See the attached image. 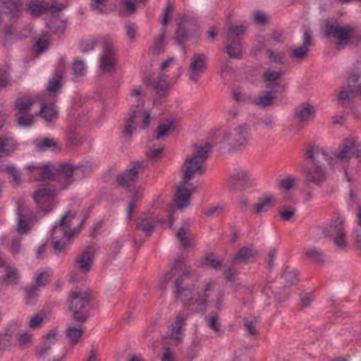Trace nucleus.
Wrapping results in <instances>:
<instances>
[{
    "label": "nucleus",
    "mask_w": 361,
    "mask_h": 361,
    "mask_svg": "<svg viewBox=\"0 0 361 361\" xmlns=\"http://www.w3.org/2000/svg\"><path fill=\"white\" fill-rule=\"evenodd\" d=\"M180 271L182 273L173 282V288H195L200 277L195 271L186 269L185 259L182 257L175 259L171 269L164 274L161 281V288H166L167 283Z\"/></svg>",
    "instance_id": "nucleus-1"
},
{
    "label": "nucleus",
    "mask_w": 361,
    "mask_h": 361,
    "mask_svg": "<svg viewBox=\"0 0 361 361\" xmlns=\"http://www.w3.org/2000/svg\"><path fill=\"white\" fill-rule=\"evenodd\" d=\"M212 145L208 142L204 145H194V153L192 156L187 157L182 166L183 184H188L195 175H202L205 172L204 163L208 159V154L212 151Z\"/></svg>",
    "instance_id": "nucleus-2"
},
{
    "label": "nucleus",
    "mask_w": 361,
    "mask_h": 361,
    "mask_svg": "<svg viewBox=\"0 0 361 361\" xmlns=\"http://www.w3.org/2000/svg\"><path fill=\"white\" fill-rule=\"evenodd\" d=\"M90 295L87 292L71 291L69 293L67 303L73 319L79 324L85 323L90 317L87 309L90 303Z\"/></svg>",
    "instance_id": "nucleus-3"
},
{
    "label": "nucleus",
    "mask_w": 361,
    "mask_h": 361,
    "mask_svg": "<svg viewBox=\"0 0 361 361\" xmlns=\"http://www.w3.org/2000/svg\"><path fill=\"white\" fill-rule=\"evenodd\" d=\"M245 30L246 27L243 25H232L226 30L225 49L231 58L240 59L242 56L243 40Z\"/></svg>",
    "instance_id": "nucleus-4"
},
{
    "label": "nucleus",
    "mask_w": 361,
    "mask_h": 361,
    "mask_svg": "<svg viewBox=\"0 0 361 361\" xmlns=\"http://www.w3.org/2000/svg\"><path fill=\"white\" fill-rule=\"evenodd\" d=\"M324 35L327 37H334L339 41L340 44H346L348 40L355 39L356 44L361 37L354 34V29L350 26L341 27L338 24L326 23L324 25Z\"/></svg>",
    "instance_id": "nucleus-5"
},
{
    "label": "nucleus",
    "mask_w": 361,
    "mask_h": 361,
    "mask_svg": "<svg viewBox=\"0 0 361 361\" xmlns=\"http://www.w3.org/2000/svg\"><path fill=\"white\" fill-rule=\"evenodd\" d=\"M140 121H142L141 128L142 129L147 128L150 122V113L141 110L140 105H136L135 109L132 111L130 116L126 120L123 135L125 137L130 138L135 129L133 125L137 124Z\"/></svg>",
    "instance_id": "nucleus-6"
},
{
    "label": "nucleus",
    "mask_w": 361,
    "mask_h": 361,
    "mask_svg": "<svg viewBox=\"0 0 361 361\" xmlns=\"http://www.w3.org/2000/svg\"><path fill=\"white\" fill-rule=\"evenodd\" d=\"M248 125L243 123L226 133L224 136V142L233 149H239L245 147L247 142Z\"/></svg>",
    "instance_id": "nucleus-7"
},
{
    "label": "nucleus",
    "mask_w": 361,
    "mask_h": 361,
    "mask_svg": "<svg viewBox=\"0 0 361 361\" xmlns=\"http://www.w3.org/2000/svg\"><path fill=\"white\" fill-rule=\"evenodd\" d=\"M344 221L343 217L338 216L323 230L325 235L334 238L335 244L341 249L344 248L346 245Z\"/></svg>",
    "instance_id": "nucleus-8"
},
{
    "label": "nucleus",
    "mask_w": 361,
    "mask_h": 361,
    "mask_svg": "<svg viewBox=\"0 0 361 361\" xmlns=\"http://www.w3.org/2000/svg\"><path fill=\"white\" fill-rule=\"evenodd\" d=\"M103 47L102 54L100 55V68L104 73L111 72L116 66L115 49L113 42L109 38L101 39Z\"/></svg>",
    "instance_id": "nucleus-9"
},
{
    "label": "nucleus",
    "mask_w": 361,
    "mask_h": 361,
    "mask_svg": "<svg viewBox=\"0 0 361 361\" xmlns=\"http://www.w3.org/2000/svg\"><path fill=\"white\" fill-rule=\"evenodd\" d=\"M32 197L39 213L43 212L44 214H47L53 209L54 191L51 189L49 188H39L34 192Z\"/></svg>",
    "instance_id": "nucleus-10"
},
{
    "label": "nucleus",
    "mask_w": 361,
    "mask_h": 361,
    "mask_svg": "<svg viewBox=\"0 0 361 361\" xmlns=\"http://www.w3.org/2000/svg\"><path fill=\"white\" fill-rule=\"evenodd\" d=\"M75 214H72L70 212L64 214L52 228L51 238L69 240L73 235V231L71 228V222Z\"/></svg>",
    "instance_id": "nucleus-11"
},
{
    "label": "nucleus",
    "mask_w": 361,
    "mask_h": 361,
    "mask_svg": "<svg viewBox=\"0 0 361 361\" xmlns=\"http://www.w3.org/2000/svg\"><path fill=\"white\" fill-rule=\"evenodd\" d=\"M305 176V182L312 183L321 187L327 179V173L324 168L316 164L313 166L305 165L302 168Z\"/></svg>",
    "instance_id": "nucleus-12"
},
{
    "label": "nucleus",
    "mask_w": 361,
    "mask_h": 361,
    "mask_svg": "<svg viewBox=\"0 0 361 361\" xmlns=\"http://www.w3.org/2000/svg\"><path fill=\"white\" fill-rule=\"evenodd\" d=\"M144 169L143 162L132 161L128 167L116 177L118 184L127 188L137 180L138 174Z\"/></svg>",
    "instance_id": "nucleus-13"
},
{
    "label": "nucleus",
    "mask_w": 361,
    "mask_h": 361,
    "mask_svg": "<svg viewBox=\"0 0 361 361\" xmlns=\"http://www.w3.org/2000/svg\"><path fill=\"white\" fill-rule=\"evenodd\" d=\"M207 68V56L204 54H194L190 59L189 66V78L197 82Z\"/></svg>",
    "instance_id": "nucleus-14"
},
{
    "label": "nucleus",
    "mask_w": 361,
    "mask_h": 361,
    "mask_svg": "<svg viewBox=\"0 0 361 361\" xmlns=\"http://www.w3.org/2000/svg\"><path fill=\"white\" fill-rule=\"evenodd\" d=\"M194 28L195 25L187 20L181 21L178 25L175 40L184 53L186 52V43L192 36Z\"/></svg>",
    "instance_id": "nucleus-15"
},
{
    "label": "nucleus",
    "mask_w": 361,
    "mask_h": 361,
    "mask_svg": "<svg viewBox=\"0 0 361 361\" xmlns=\"http://www.w3.org/2000/svg\"><path fill=\"white\" fill-rule=\"evenodd\" d=\"M98 248L99 247L95 243H92L76 258V263L82 273L87 274L90 271L94 255Z\"/></svg>",
    "instance_id": "nucleus-16"
},
{
    "label": "nucleus",
    "mask_w": 361,
    "mask_h": 361,
    "mask_svg": "<svg viewBox=\"0 0 361 361\" xmlns=\"http://www.w3.org/2000/svg\"><path fill=\"white\" fill-rule=\"evenodd\" d=\"M228 184L232 190H242L251 185V175L247 170L235 169L230 176Z\"/></svg>",
    "instance_id": "nucleus-17"
},
{
    "label": "nucleus",
    "mask_w": 361,
    "mask_h": 361,
    "mask_svg": "<svg viewBox=\"0 0 361 361\" xmlns=\"http://www.w3.org/2000/svg\"><path fill=\"white\" fill-rule=\"evenodd\" d=\"M353 155L361 157V150L357 149L356 144L350 140H345L340 152H335L334 157H330L331 160H343L350 159Z\"/></svg>",
    "instance_id": "nucleus-18"
},
{
    "label": "nucleus",
    "mask_w": 361,
    "mask_h": 361,
    "mask_svg": "<svg viewBox=\"0 0 361 361\" xmlns=\"http://www.w3.org/2000/svg\"><path fill=\"white\" fill-rule=\"evenodd\" d=\"M59 10L57 6L51 4L44 0H30L27 8L29 13L34 17H38L51 11Z\"/></svg>",
    "instance_id": "nucleus-19"
},
{
    "label": "nucleus",
    "mask_w": 361,
    "mask_h": 361,
    "mask_svg": "<svg viewBox=\"0 0 361 361\" xmlns=\"http://www.w3.org/2000/svg\"><path fill=\"white\" fill-rule=\"evenodd\" d=\"M258 252L252 245L241 247L233 259V263H252L254 262Z\"/></svg>",
    "instance_id": "nucleus-20"
},
{
    "label": "nucleus",
    "mask_w": 361,
    "mask_h": 361,
    "mask_svg": "<svg viewBox=\"0 0 361 361\" xmlns=\"http://www.w3.org/2000/svg\"><path fill=\"white\" fill-rule=\"evenodd\" d=\"M177 190V195L175 199L177 207L179 209L186 207L189 204V200L191 195L194 192L195 188L192 184L188 182V184H183Z\"/></svg>",
    "instance_id": "nucleus-21"
},
{
    "label": "nucleus",
    "mask_w": 361,
    "mask_h": 361,
    "mask_svg": "<svg viewBox=\"0 0 361 361\" xmlns=\"http://www.w3.org/2000/svg\"><path fill=\"white\" fill-rule=\"evenodd\" d=\"M315 109L309 103H302L295 107L294 115L300 123H304L315 117Z\"/></svg>",
    "instance_id": "nucleus-22"
},
{
    "label": "nucleus",
    "mask_w": 361,
    "mask_h": 361,
    "mask_svg": "<svg viewBox=\"0 0 361 361\" xmlns=\"http://www.w3.org/2000/svg\"><path fill=\"white\" fill-rule=\"evenodd\" d=\"M4 8L6 13L10 16L12 20L18 19L21 14L23 9V1L21 0H0Z\"/></svg>",
    "instance_id": "nucleus-23"
},
{
    "label": "nucleus",
    "mask_w": 361,
    "mask_h": 361,
    "mask_svg": "<svg viewBox=\"0 0 361 361\" xmlns=\"http://www.w3.org/2000/svg\"><path fill=\"white\" fill-rule=\"evenodd\" d=\"M57 331L52 329L44 336V341L36 349V354L42 357L47 355L51 350V346L56 342Z\"/></svg>",
    "instance_id": "nucleus-24"
},
{
    "label": "nucleus",
    "mask_w": 361,
    "mask_h": 361,
    "mask_svg": "<svg viewBox=\"0 0 361 361\" xmlns=\"http://www.w3.org/2000/svg\"><path fill=\"white\" fill-rule=\"evenodd\" d=\"M79 168V166H73L68 163L60 164L57 167H54L56 176H63L67 183L70 185L73 182V176L74 171Z\"/></svg>",
    "instance_id": "nucleus-25"
},
{
    "label": "nucleus",
    "mask_w": 361,
    "mask_h": 361,
    "mask_svg": "<svg viewBox=\"0 0 361 361\" xmlns=\"http://www.w3.org/2000/svg\"><path fill=\"white\" fill-rule=\"evenodd\" d=\"M274 93L275 92L271 90L264 92L253 99L252 104L262 109H266L274 104L276 99Z\"/></svg>",
    "instance_id": "nucleus-26"
},
{
    "label": "nucleus",
    "mask_w": 361,
    "mask_h": 361,
    "mask_svg": "<svg viewBox=\"0 0 361 361\" xmlns=\"http://www.w3.org/2000/svg\"><path fill=\"white\" fill-rule=\"evenodd\" d=\"M176 128L175 123L171 120H166L165 122L159 123L155 131V139L159 140L165 137L169 136L175 131Z\"/></svg>",
    "instance_id": "nucleus-27"
},
{
    "label": "nucleus",
    "mask_w": 361,
    "mask_h": 361,
    "mask_svg": "<svg viewBox=\"0 0 361 361\" xmlns=\"http://www.w3.org/2000/svg\"><path fill=\"white\" fill-rule=\"evenodd\" d=\"M283 73L281 71H270L269 70L265 71L262 75L264 82H266V87L267 88L280 87L283 88L278 80L281 78Z\"/></svg>",
    "instance_id": "nucleus-28"
},
{
    "label": "nucleus",
    "mask_w": 361,
    "mask_h": 361,
    "mask_svg": "<svg viewBox=\"0 0 361 361\" xmlns=\"http://www.w3.org/2000/svg\"><path fill=\"white\" fill-rule=\"evenodd\" d=\"M215 283L213 281H209L205 282L204 288L202 290L199 291L197 295L196 302L203 307L202 309L205 310L206 306L208 302V298L209 293L213 291Z\"/></svg>",
    "instance_id": "nucleus-29"
},
{
    "label": "nucleus",
    "mask_w": 361,
    "mask_h": 361,
    "mask_svg": "<svg viewBox=\"0 0 361 361\" xmlns=\"http://www.w3.org/2000/svg\"><path fill=\"white\" fill-rule=\"evenodd\" d=\"M38 114L45 121L47 124H49L58 118L59 111L56 106L42 104L41 109Z\"/></svg>",
    "instance_id": "nucleus-30"
},
{
    "label": "nucleus",
    "mask_w": 361,
    "mask_h": 361,
    "mask_svg": "<svg viewBox=\"0 0 361 361\" xmlns=\"http://www.w3.org/2000/svg\"><path fill=\"white\" fill-rule=\"evenodd\" d=\"M195 288H173L176 299L181 302L184 307L190 305L193 299V293Z\"/></svg>",
    "instance_id": "nucleus-31"
},
{
    "label": "nucleus",
    "mask_w": 361,
    "mask_h": 361,
    "mask_svg": "<svg viewBox=\"0 0 361 361\" xmlns=\"http://www.w3.org/2000/svg\"><path fill=\"white\" fill-rule=\"evenodd\" d=\"M63 70L62 68H57L54 71L53 77L49 80L47 90L49 92H56L62 86Z\"/></svg>",
    "instance_id": "nucleus-32"
},
{
    "label": "nucleus",
    "mask_w": 361,
    "mask_h": 361,
    "mask_svg": "<svg viewBox=\"0 0 361 361\" xmlns=\"http://www.w3.org/2000/svg\"><path fill=\"white\" fill-rule=\"evenodd\" d=\"M357 93V90L355 85H346L343 87L337 95L338 101L341 105L345 103H350L351 99L353 98Z\"/></svg>",
    "instance_id": "nucleus-33"
},
{
    "label": "nucleus",
    "mask_w": 361,
    "mask_h": 361,
    "mask_svg": "<svg viewBox=\"0 0 361 361\" xmlns=\"http://www.w3.org/2000/svg\"><path fill=\"white\" fill-rule=\"evenodd\" d=\"M67 24V20H61L59 18H52L47 23V26L53 33L61 36L64 33Z\"/></svg>",
    "instance_id": "nucleus-34"
},
{
    "label": "nucleus",
    "mask_w": 361,
    "mask_h": 361,
    "mask_svg": "<svg viewBox=\"0 0 361 361\" xmlns=\"http://www.w3.org/2000/svg\"><path fill=\"white\" fill-rule=\"evenodd\" d=\"M15 148V141L12 137H0V158L9 155Z\"/></svg>",
    "instance_id": "nucleus-35"
},
{
    "label": "nucleus",
    "mask_w": 361,
    "mask_h": 361,
    "mask_svg": "<svg viewBox=\"0 0 361 361\" xmlns=\"http://www.w3.org/2000/svg\"><path fill=\"white\" fill-rule=\"evenodd\" d=\"M273 201L274 198L271 196L259 197L258 202L253 206L254 212L257 214L267 212L273 207Z\"/></svg>",
    "instance_id": "nucleus-36"
},
{
    "label": "nucleus",
    "mask_w": 361,
    "mask_h": 361,
    "mask_svg": "<svg viewBox=\"0 0 361 361\" xmlns=\"http://www.w3.org/2000/svg\"><path fill=\"white\" fill-rule=\"evenodd\" d=\"M185 319L181 316L178 315L175 321L171 324V337L176 341H180L183 326L185 324Z\"/></svg>",
    "instance_id": "nucleus-37"
},
{
    "label": "nucleus",
    "mask_w": 361,
    "mask_h": 361,
    "mask_svg": "<svg viewBox=\"0 0 361 361\" xmlns=\"http://www.w3.org/2000/svg\"><path fill=\"white\" fill-rule=\"evenodd\" d=\"M149 212L145 213L144 217L142 218L137 224L136 228L144 232L147 235H150L155 228V224L149 219Z\"/></svg>",
    "instance_id": "nucleus-38"
},
{
    "label": "nucleus",
    "mask_w": 361,
    "mask_h": 361,
    "mask_svg": "<svg viewBox=\"0 0 361 361\" xmlns=\"http://www.w3.org/2000/svg\"><path fill=\"white\" fill-rule=\"evenodd\" d=\"M16 213L18 217L28 219L30 220L37 221V217L35 212L31 209L29 206L24 203H17Z\"/></svg>",
    "instance_id": "nucleus-39"
},
{
    "label": "nucleus",
    "mask_w": 361,
    "mask_h": 361,
    "mask_svg": "<svg viewBox=\"0 0 361 361\" xmlns=\"http://www.w3.org/2000/svg\"><path fill=\"white\" fill-rule=\"evenodd\" d=\"M84 333V329L80 326H69L66 331V336L72 345L77 344Z\"/></svg>",
    "instance_id": "nucleus-40"
},
{
    "label": "nucleus",
    "mask_w": 361,
    "mask_h": 361,
    "mask_svg": "<svg viewBox=\"0 0 361 361\" xmlns=\"http://www.w3.org/2000/svg\"><path fill=\"white\" fill-rule=\"evenodd\" d=\"M16 326L11 325L4 333L0 332V350H5L11 345V338L13 336Z\"/></svg>",
    "instance_id": "nucleus-41"
},
{
    "label": "nucleus",
    "mask_w": 361,
    "mask_h": 361,
    "mask_svg": "<svg viewBox=\"0 0 361 361\" xmlns=\"http://www.w3.org/2000/svg\"><path fill=\"white\" fill-rule=\"evenodd\" d=\"M305 256L317 263H324L325 256L322 250L316 247H309L305 250Z\"/></svg>",
    "instance_id": "nucleus-42"
},
{
    "label": "nucleus",
    "mask_w": 361,
    "mask_h": 361,
    "mask_svg": "<svg viewBox=\"0 0 361 361\" xmlns=\"http://www.w3.org/2000/svg\"><path fill=\"white\" fill-rule=\"evenodd\" d=\"M27 169L31 172L34 171L35 169L39 170L40 177L44 180H53L54 176H56L54 168L52 169L48 165H43L40 167H37L34 165H29Z\"/></svg>",
    "instance_id": "nucleus-43"
},
{
    "label": "nucleus",
    "mask_w": 361,
    "mask_h": 361,
    "mask_svg": "<svg viewBox=\"0 0 361 361\" xmlns=\"http://www.w3.org/2000/svg\"><path fill=\"white\" fill-rule=\"evenodd\" d=\"M20 276L16 268L8 267L6 268V274L3 276V281L7 284H17Z\"/></svg>",
    "instance_id": "nucleus-44"
},
{
    "label": "nucleus",
    "mask_w": 361,
    "mask_h": 361,
    "mask_svg": "<svg viewBox=\"0 0 361 361\" xmlns=\"http://www.w3.org/2000/svg\"><path fill=\"white\" fill-rule=\"evenodd\" d=\"M35 221L18 217L16 231L21 235L27 234L33 227Z\"/></svg>",
    "instance_id": "nucleus-45"
},
{
    "label": "nucleus",
    "mask_w": 361,
    "mask_h": 361,
    "mask_svg": "<svg viewBox=\"0 0 361 361\" xmlns=\"http://www.w3.org/2000/svg\"><path fill=\"white\" fill-rule=\"evenodd\" d=\"M33 104L34 102L32 99H17L15 103V109L18 111L16 114H27Z\"/></svg>",
    "instance_id": "nucleus-46"
},
{
    "label": "nucleus",
    "mask_w": 361,
    "mask_h": 361,
    "mask_svg": "<svg viewBox=\"0 0 361 361\" xmlns=\"http://www.w3.org/2000/svg\"><path fill=\"white\" fill-rule=\"evenodd\" d=\"M278 180V187L283 190L288 191L292 189L296 182V178L293 176L282 177L279 176Z\"/></svg>",
    "instance_id": "nucleus-47"
},
{
    "label": "nucleus",
    "mask_w": 361,
    "mask_h": 361,
    "mask_svg": "<svg viewBox=\"0 0 361 361\" xmlns=\"http://www.w3.org/2000/svg\"><path fill=\"white\" fill-rule=\"evenodd\" d=\"M310 48L305 47L303 45H300L297 47L290 49V56L298 61H304L308 55Z\"/></svg>",
    "instance_id": "nucleus-48"
},
{
    "label": "nucleus",
    "mask_w": 361,
    "mask_h": 361,
    "mask_svg": "<svg viewBox=\"0 0 361 361\" xmlns=\"http://www.w3.org/2000/svg\"><path fill=\"white\" fill-rule=\"evenodd\" d=\"M38 288L36 285H32L30 287L25 288V303L27 305H34L38 298Z\"/></svg>",
    "instance_id": "nucleus-49"
},
{
    "label": "nucleus",
    "mask_w": 361,
    "mask_h": 361,
    "mask_svg": "<svg viewBox=\"0 0 361 361\" xmlns=\"http://www.w3.org/2000/svg\"><path fill=\"white\" fill-rule=\"evenodd\" d=\"M142 198V194L140 191L136 190L134 191L131 200L128 204L127 209V218L131 219L134 213L136 204Z\"/></svg>",
    "instance_id": "nucleus-50"
},
{
    "label": "nucleus",
    "mask_w": 361,
    "mask_h": 361,
    "mask_svg": "<svg viewBox=\"0 0 361 361\" xmlns=\"http://www.w3.org/2000/svg\"><path fill=\"white\" fill-rule=\"evenodd\" d=\"M10 68L7 65H0V88L10 85Z\"/></svg>",
    "instance_id": "nucleus-51"
},
{
    "label": "nucleus",
    "mask_w": 361,
    "mask_h": 361,
    "mask_svg": "<svg viewBox=\"0 0 361 361\" xmlns=\"http://www.w3.org/2000/svg\"><path fill=\"white\" fill-rule=\"evenodd\" d=\"M16 119L18 124L21 127H30L33 125L35 122L34 116L32 114H16Z\"/></svg>",
    "instance_id": "nucleus-52"
},
{
    "label": "nucleus",
    "mask_w": 361,
    "mask_h": 361,
    "mask_svg": "<svg viewBox=\"0 0 361 361\" xmlns=\"http://www.w3.org/2000/svg\"><path fill=\"white\" fill-rule=\"evenodd\" d=\"M57 147V142L52 138H44L37 144V149L41 151H45L49 149L54 151Z\"/></svg>",
    "instance_id": "nucleus-53"
},
{
    "label": "nucleus",
    "mask_w": 361,
    "mask_h": 361,
    "mask_svg": "<svg viewBox=\"0 0 361 361\" xmlns=\"http://www.w3.org/2000/svg\"><path fill=\"white\" fill-rule=\"evenodd\" d=\"M107 0H91L90 7L97 14H104L106 13Z\"/></svg>",
    "instance_id": "nucleus-54"
},
{
    "label": "nucleus",
    "mask_w": 361,
    "mask_h": 361,
    "mask_svg": "<svg viewBox=\"0 0 361 361\" xmlns=\"http://www.w3.org/2000/svg\"><path fill=\"white\" fill-rule=\"evenodd\" d=\"M283 276L290 284H295L299 281L297 271L288 267L284 269Z\"/></svg>",
    "instance_id": "nucleus-55"
},
{
    "label": "nucleus",
    "mask_w": 361,
    "mask_h": 361,
    "mask_svg": "<svg viewBox=\"0 0 361 361\" xmlns=\"http://www.w3.org/2000/svg\"><path fill=\"white\" fill-rule=\"evenodd\" d=\"M124 28H125L126 34L128 36V37L131 41H133L136 37V35H137V29H138L137 25L133 22L127 21L125 23Z\"/></svg>",
    "instance_id": "nucleus-56"
},
{
    "label": "nucleus",
    "mask_w": 361,
    "mask_h": 361,
    "mask_svg": "<svg viewBox=\"0 0 361 361\" xmlns=\"http://www.w3.org/2000/svg\"><path fill=\"white\" fill-rule=\"evenodd\" d=\"M52 243V247L54 250V252L56 255H59L60 253L65 251L66 242L68 240L60 239V238H51Z\"/></svg>",
    "instance_id": "nucleus-57"
},
{
    "label": "nucleus",
    "mask_w": 361,
    "mask_h": 361,
    "mask_svg": "<svg viewBox=\"0 0 361 361\" xmlns=\"http://www.w3.org/2000/svg\"><path fill=\"white\" fill-rule=\"evenodd\" d=\"M73 74L76 77L84 76L86 73V66L85 63L80 60H75L72 67Z\"/></svg>",
    "instance_id": "nucleus-58"
},
{
    "label": "nucleus",
    "mask_w": 361,
    "mask_h": 361,
    "mask_svg": "<svg viewBox=\"0 0 361 361\" xmlns=\"http://www.w3.org/2000/svg\"><path fill=\"white\" fill-rule=\"evenodd\" d=\"M214 255L213 252H211L208 255H207L203 259V262L202 263V265L208 266L215 269L220 268L221 266V262L216 259H214Z\"/></svg>",
    "instance_id": "nucleus-59"
},
{
    "label": "nucleus",
    "mask_w": 361,
    "mask_h": 361,
    "mask_svg": "<svg viewBox=\"0 0 361 361\" xmlns=\"http://www.w3.org/2000/svg\"><path fill=\"white\" fill-rule=\"evenodd\" d=\"M2 171L7 173L16 184L20 182V173L13 166H4Z\"/></svg>",
    "instance_id": "nucleus-60"
},
{
    "label": "nucleus",
    "mask_w": 361,
    "mask_h": 361,
    "mask_svg": "<svg viewBox=\"0 0 361 361\" xmlns=\"http://www.w3.org/2000/svg\"><path fill=\"white\" fill-rule=\"evenodd\" d=\"M173 11V6L171 3H168L166 6L164 8L161 15V23L163 26H166L171 17V13Z\"/></svg>",
    "instance_id": "nucleus-61"
},
{
    "label": "nucleus",
    "mask_w": 361,
    "mask_h": 361,
    "mask_svg": "<svg viewBox=\"0 0 361 361\" xmlns=\"http://www.w3.org/2000/svg\"><path fill=\"white\" fill-rule=\"evenodd\" d=\"M154 90L160 97L166 95L168 90V85L165 80H159L153 85Z\"/></svg>",
    "instance_id": "nucleus-62"
},
{
    "label": "nucleus",
    "mask_w": 361,
    "mask_h": 361,
    "mask_svg": "<svg viewBox=\"0 0 361 361\" xmlns=\"http://www.w3.org/2000/svg\"><path fill=\"white\" fill-rule=\"evenodd\" d=\"M43 322L44 316L37 314L30 318L28 326L30 329H36L42 326Z\"/></svg>",
    "instance_id": "nucleus-63"
},
{
    "label": "nucleus",
    "mask_w": 361,
    "mask_h": 361,
    "mask_svg": "<svg viewBox=\"0 0 361 361\" xmlns=\"http://www.w3.org/2000/svg\"><path fill=\"white\" fill-rule=\"evenodd\" d=\"M23 238L20 235H15L10 243V251L13 255L18 254L21 248Z\"/></svg>",
    "instance_id": "nucleus-64"
}]
</instances>
